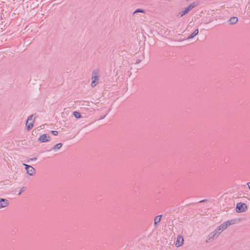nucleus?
<instances>
[{
	"label": "nucleus",
	"instance_id": "f257e3e1",
	"mask_svg": "<svg viewBox=\"0 0 250 250\" xmlns=\"http://www.w3.org/2000/svg\"><path fill=\"white\" fill-rule=\"evenodd\" d=\"M238 222L237 219H233L228 220L219 225L215 229L220 234L223 230L226 229L230 225L235 224Z\"/></svg>",
	"mask_w": 250,
	"mask_h": 250
},
{
	"label": "nucleus",
	"instance_id": "f03ea898",
	"mask_svg": "<svg viewBox=\"0 0 250 250\" xmlns=\"http://www.w3.org/2000/svg\"><path fill=\"white\" fill-rule=\"evenodd\" d=\"M197 6V4L195 2H193L189 4L187 7L185 8L183 10L180 11L177 15L178 18H181L184 15L187 14L190 11Z\"/></svg>",
	"mask_w": 250,
	"mask_h": 250
},
{
	"label": "nucleus",
	"instance_id": "7ed1b4c3",
	"mask_svg": "<svg viewBox=\"0 0 250 250\" xmlns=\"http://www.w3.org/2000/svg\"><path fill=\"white\" fill-rule=\"evenodd\" d=\"M219 235V233L216 229L210 232L206 240L207 243H210L212 242L215 238H217Z\"/></svg>",
	"mask_w": 250,
	"mask_h": 250
},
{
	"label": "nucleus",
	"instance_id": "20e7f679",
	"mask_svg": "<svg viewBox=\"0 0 250 250\" xmlns=\"http://www.w3.org/2000/svg\"><path fill=\"white\" fill-rule=\"evenodd\" d=\"M247 209V206L245 203H239L236 205V211L241 213L246 211Z\"/></svg>",
	"mask_w": 250,
	"mask_h": 250
},
{
	"label": "nucleus",
	"instance_id": "39448f33",
	"mask_svg": "<svg viewBox=\"0 0 250 250\" xmlns=\"http://www.w3.org/2000/svg\"><path fill=\"white\" fill-rule=\"evenodd\" d=\"M23 165L25 166L26 173L28 174L30 176H33L35 174L36 170L33 167L25 164H23Z\"/></svg>",
	"mask_w": 250,
	"mask_h": 250
},
{
	"label": "nucleus",
	"instance_id": "423d86ee",
	"mask_svg": "<svg viewBox=\"0 0 250 250\" xmlns=\"http://www.w3.org/2000/svg\"><path fill=\"white\" fill-rule=\"evenodd\" d=\"M34 118L33 115H30L27 119L26 122V126L28 130H30L33 126V123Z\"/></svg>",
	"mask_w": 250,
	"mask_h": 250
},
{
	"label": "nucleus",
	"instance_id": "0eeeda50",
	"mask_svg": "<svg viewBox=\"0 0 250 250\" xmlns=\"http://www.w3.org/2000/svg\"><path fill=\"white\" fill-rule=\"evenodd\" d=\"M51 137L49 135L44 134L40 136L38 139V141L41 143H45L49 141Z\"/></svg>",
	"mask_w": 250,
	"mask_h": 250
},
{
	"label": "nucleus",
	"instance_id": "6e6552de",
	"mask_svg": "<svg viewBox=\"0 0 250 250\" xmlns=\"http://www.w3.org/2000/svg\"><path fill=\"white\" fill-rule=\"evenodd\" d=\"M184 238L182 235H178L175 242V246L176 247H179L182 246L184 244Z\"/></svg>",
	"mask_w": 250,
	"mask_h": 250
},
{
	"label": "nucleus",
	"instance_id": "1a4fd4ad",
	"mask_svg": "<svg viewBox=\"0 0 250 250\" xmlns=\"http://www.w3.org/2000/svg\"><path fill=\"white\" fill-rule=\"evenodd\" d=\"M99 82V77L94 73H93L92 77V82L91 85L92 87H95Z\"/></svg>",
	"mask_w": 250,
	"mask_h": 250
},
{
	"label": "nucleus",
	"instance_id": "9d476101",
	"mask_svg": "<svg viewBox=\"0 0 250 250\" xmlns=\"http://www.w3.org/2000/svg\"><path fill=\"white\" fill-rule=\"evenodd\" d=\"M9 204V202L7 199L3 198L0 199V208H6Z\"/></svg>",
	"mask_w": 250,
	"mask_h": 250
},
{
	"label": "nucleus",
	"instance_id": "9b49d317",
	"mask_svg": "<svg viewBox=\"0 0 250 250\" xmlns=\"http://www.w3.org/2000/svg\"><path fill=\"white\" fill-rule=\"evenodd\" d=\"M162 215H158L157 216H156L155 218H154V225L156 226L157 225V224L159 223L161 221V218H162Z\"/></svg>",
	"mask_w": 250,
	"mask_h": 250
},
{
	"label": "nucleus",
	"instance_id": "f8f14e48",
	"mask_svg": "<svg viewBox=\"0 0 250 250\" xmlns=\"http://www.w3.org/2000/svg\"><path fill=\"white\" fill-rule=\"evenodd\" d=\"M199 33V30L198 29H196L190 35H189L187 40H190L193 38H194L195 36H196Z\"/></svg>",
	"mask_w": 250,
	"mask_h": 250
},
{
	"label": "nucleus",
	"instance_id": "ddd939ff",
	"mask_svg": "<svg viewBox=\"0 0 250 250\" xmlns=\"http://www.w3.org/2000/svg\"><path fill=\"white\" fill-rule=\"evenodd\" d=\"M229 21L231 24H234L237 22L238 19L236 17H233L229 19Z\"/></svg>",
	"mask_w": 250,
	"mask_h": 250
},
{
	"label": "nucleus",
	"instance_id": "4468645a",
	"mask_svg": "<svg viewBox=\"0 0 250 250\" xmlns=\"http://www.w3.org/2000/svg\"><path fill=\"white\" fill-rule=\"evenodd\" d=\"M62 146V143H59L56 144L53 148V149L56 150V149H60Z\"/></svg>",
	"mask_w": 250,
	"mask_h": 250
},
{
	"label": "nucleus",
	"instance_id": "2eb2a0df",
	"mask_svg": "<svg viewBox=\"0 0 250 250\" xmlns=\"http://www.w3.org/2000/svg\"><path fill=\"white\" fill-rule=\"evenodd\" d=\"M141 12L144 13L145 12V10L141 9H138L136 10L133 13V16H135L137 13Z\"/></svg>",
	"mask_w": 250,
	"mask_h": 250
},
{
	"label": "nucleus",
	"instance_id": "dca6fc26",
	"mask_svg": "<svg viewBox=\"0 0 250 250\" xmlns=\"http://www.w3.org/2000/svg\"><path fill=\"white\" fill-rule=\"evenodd\" d=\"M73 114H74V116L76 118H81V115L80 114V113L77 112V111H75L73 113Z\"/></svg>",
	"mask_w": 250,
	"mask_h": 250
},
{
	"label": "nucleus",
	"instance_id": "f3484780",
	"mask_svg": "<svg viewBox=\"0 0 250 250\" xmlns=\"http://www.w3.org/2000/svg\"><path fill=\"white\" fill-rule=\"evenodd\" d=\"M51 133L54 135H57L58 134V132L57 131H54V130H52L51 131Z\"/></svg>",
	"mask_w": 250,
	"mask_h": 250
},
{
	"label": "nucleus",
	"instance_id": "a211bd4d",
	"mask_svg": "<svg viewBox=\"0 0 250 250\" xmlns=\"http://www.w3.org/2000/svg\"><path fill=\"white\" fill-rule=\"evenodd\" d=\"M23 191H24V188L23 187L21 189V190L20 191V192L19 193L18 195H20L22 192H23Z\"/></svg>",
	"mask_w": 250,
	"mask_h": 250
},
{
	"label": "nucleus",
	"instance_id": "6ab92c4d",
	"mask_svg": "<svg viewBox=\"0 0 250 250\" xmlns=\"http://www.w3.org/2000/svg\"><path fill=\"white\" fill-rule=\"evenodd\" d=\"M37 160V158H31L30 159V160H31V161H35V160Z\"/></svg>",
	"mask_w": 250,
	"mask_h": 250
},
{
	"label": "nucleus",
	"instance_id": "aec40b11",
	"mask_svg": "<svg viewBox=\"0 0 250 250\" xmlns=\"http://www.w3.org/2000/svg\"><path fill=\"white\" fill-rule=\"evenodd\" d=\"M247 185L248 186L249 189H250V182L248 183Z\"/></svg>",
	"mask_w": 250,
	"mask_h": 250
}]
</instances>
